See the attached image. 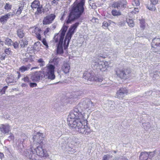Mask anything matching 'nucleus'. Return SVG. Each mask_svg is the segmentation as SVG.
I'll list each match as a JSON object with an SVG mask.
<instances>
[{
    "instance_id": "nucleus-27",
    "label": "nucleus",
    "mask_w": 160,
    "mask_h": 160,
    "mask_svg": "<svg viewBox=\"0 0 160 160\" xmlns=\"http://www.w3.org/2000/svg\"><path fill=\"white\" fill-rule=\"evenodd\" d=\"M13 77L12 75H10L6 78V82L8 83H10L13 82Z\"/></svg>"
},
{
    "instance_id": "nucleus-28",
    "label": "nucleus",
    "mask_w": 160,
    "mask_h": 160,
    "mask_svg": "<svg viewBox=\"0 0 160 160\" xmlns=\"http://www.w3.org/2000/svg\"><path fill=\"white\" fill-rule=\"evenodd\" d=\"M112 15L113 16H118L121 15V12L119 11L112 10L111 12Z\"/></svg>"
},
{
    "instance_id": "nucleus-52",
    "label": "nucleus",
    "mask_w": 160,
    "mask_h": 160,
    "mask_svg": "<svg viewBox=\"0 0 160 160\" xmlns=\"http://www.w3.org/2000/svg\"><path fill=\"white\" fill-rule=\"evenodd\" d=\"M28 61L29 62H32L33 61V60L32 59H27V58L25 59V62H28Z\"/></svg>"
},
{
    "instance_id": "nucleus-9",
    "label": "nucleus",
    "mask_w": 160,
    "mask_h": 160,
    "mask_svg": "<svg viewBox=\"0 0 160 160\" xmlns=\"http://www.w3.org/2000/svg\"><path fill=\"white\" fill-rule=\"evenodd\" d=\"M83 78L88 81L101 82L103 80L102 78H98L94 75V73L85 71L83 74Z\"/></svg>"
},
{
    "instance_id": "nucleus-17",
    "label": "nucleus",
    "mask_w": 160,
    "mask_h": 160,
    "mask_svg": "<svg viewBox=\"0 0 160 160\" xmlns=\"http://www.w3.org/2000/svg\"><path fill=\"white\" fill-rule=\"evenodd\" d=\"M0 130L4 134L8 133L10 131V127L9 125L2 124L0 128Z\"/></svg>"
},
{
    "instance_id": "nucleus-6",
    "label": "nucleus",
    "mask_w": 160,
    "mask_h": 160,
    "mask_svg": "<svg viewBox=\"0 0 160 160\" xmlns=\"http://www.w3.org/2000/svg\"><path fill=\"white\" fill-rule=\"evenodd\" d=\"M55 67L54 65L51 64L47 65L43 71L44 78L51 80L54 79L55 78Z\"/></svg>"
},
{
    "instance_id": "nucleus-14",
    "label": "nucleus",
    "mask_w": 160,
    "mask_h": 160,
    "mask_svg": "<svg viewBox=\"0 0 160 160\" xmlns=\"http://www.w3.org/2000/svg\"><path fill=\"white\" fill-rule=\"evenodd\" d=\"M128 93L127 89L125 88H122L117 92L116 97L118 98H123L124 97L125 94L127 95Z\"/></svg>"
},
{
    "instance_id": "nucleus-20",
    "label": "nucleus",
    "mask_w": 160,
    "mask_h": 160,
    "mask_svg": "<svg viewBox=\"0 0 160 160\" xmlns=\"http://www.w3.org/2000/svg\"><path fill=\"white\" fill-rule=\"evenodd\" d=\"M149 157V154L146 152H141L140 156L141 160H147Z\"/></svg>"
},
{
    "instance_id": "nucleus-8",
    "label": "nucleus",
    "mask_w": 160,
    "mask_h": 160,
    "mask_svg": "<svg viewBox=\"0 0 160 160\" xmlns=\"http://www.w3.org/2000/svg\"><path fill=\"white\" fill-rule=\"evenodd\" d=\"M31 7L33 11L36 10L35 12L36 15L41 14L43 12L42 6L38 0H34L31 3Z\"/></svg>"
},
{
    "instance_id": "nucleus-56",
    "label": "nucleus",
    "mask_w": 160,
    "mask_h": 160,
    "mask_svg": "<svg viewBox=\"0 0 160 160\" xmlns=\"http://www.w3.org/2000/svg\"><path fill=\"white\" fill-rule=\"evenodd\" d=\"M38 68V67H33L31 68V70H33L34 69H37Z\"/></svg>"
},
{
    "instance_id": "nucleus-2",
    "label": "nucleus",
    "mask_w": 160,
    "mask_h": 160,
    "mask_svg": "<svg viewBox=\"0 0 160 160\" xmlns=\"http://www.w3.org/2000/svg\"><path fill=\"white\" fill-rule=\"evenodd\" d=\"M30 149V153L25 152L24 155L30 160H38V157L45 159L48 156L47 151L42 148V145H39L35 148L31 146Z\"/></svg>"
},
{
    "instance_id": "nucleus-7",
    "label": "nucleus",
    "mask_w": 160,
    "mask_h": 160,
    "mask_svg": "<svg viewBox=\"0 0 160 160\" xmlns=\"http://www.w3.org/2000/svg\"><path fill=\"white\" fill-rule=\"evenodd\" d=\"M131 73V71L127 68H118L116 70V74L117 76L121 79L124 80L129 77Z\"/></svg>"
},
{
    "instance_id": "nucleus-40",
    "label": "nucleus",
    "mask_w": 160,
    "mask_h": 160,
    "mask_svg": "<svg viewBox=\"0 0 160 160\" xmlns=\"http://www.w3.org/2000/svg\"><path fill=\"white\" fill-rule=\"evenodd\" d=\"M42 42L43 44L47 48H48V44L45 38H43L42 41Z\"/></svg>"
},
{
    "instance_id": "nucleus-41",
    "label": "nucleus",
    "mask_w": 160,
    "mask_h": 160,
    "mask_svg": "<svg viewBox=\"0 0 160 160\" xmlns=\"http://www.w3.org/2000/svg\"><path fill=\"white\" fill-rule=\"evenodd\" d=\"M59 1V0H53L51 2V4L53 6L57 5Z\"/></svg>"
},
{
    "instance_id": "nucleus-21",
    "label": "nucleus",
    "mask_w": 160,
    "mask_h": 160,
    "mask_svg": "<svg viewBox=\"0 0 160 160\" xmlns=\"http://www.w3.org/2000/svg\"><path fill=\"white\" fill-rule=\"evenodd\" d=\"M21 48H24L26 47L28 44V42L26 39L24 38L20 40L19 42Z\"/></svg>"
},
{
    "instance_id": "nucleus-37",
    "label": "nucleus",
    "mask_w": 160,
    "mask_h": 160,
    "mask_svg": "<svg viewBox=\"0 0 160 160\" xmlns=\"http://www.w3.org/2000/svg\"><path fill=\"white\" fill-rule=\"evenodd\" d=\"M41 30L38 27H36L34 28L32 32H34L36 35L37 33H40Z\"/></svg>"
},
{
    "instance_id": "nucleus-3",
    "label": "nucleus",
    "mask_w": 160,
    "mask_h": 160,
    "mask_svg": "<svg viewBox=\"0 0 160 160\" xmlns=\"http://www.w3.org/2000/svg\"><path fill=\"white\" fill-rule=\"evenodd\" d=\"M68 27L63 25L59 32L55 35L54 39L56 42H58L57 52L58 54L63 53V42L65 34L67 30Z\"/></svg>"
},
{
    "instance_id": "nucleus-30",
    "label": "nucleus",
    "mask_w": 160,
    "mask_h": 160,
    "mask_svg": "<svg viewBox=\"0 0 160 160\" xmlns=\"http://www.w3.org/2000/svg\"><path fill=\"white\" fill-rule=\"evenodd\" d=\"M140 27L142 30H144L145 28V21L144 20H140Z\"/></svg>"
},
{
    "instance_id": "nucleus-31",
    "label": "nucleus",
    "mask_w": 160,
    "mask_h": 160,
    "mask_svg": "<svg viewBox=\"0 0 160 160\" xmlns=\"http://www.w3.org/2000/svg\"><path fill=\"white\" fill-rule=\"evenodd\" d=\"M154 5L151 3L149 5H147V8L149 10L154 11L156 10V8Z\"/></svg>"
},
{
    "instance_id": "nucleus-18",
    "label": "nucleus",
    "mask_w": 160,
    "mask_h": 160,
    "mask_svg": "<svg viewBox=\"0 0 160 160\" xmlns=\"http://www.w3.org/2000/svg\"><path fill=\"white\" fill-rule=\"evenodd\" d=\"M42 137H41L39 134H37L36 135H34L33 137L34 141L36 142L40 145H42V142L41 141Z\"/></svg>"
},
{
    "instance_id": "nucleus-24",
    "label": "nucleus",
    "mask_w": 160,
    "mask_h": 160,
    "mask_svg": "<svg viewBox=\"0 0 160 160\" xmlns=\"http://www.w3.org/2000/svg\"><path fill=\"white\" fill-rule=\"evenodd\" d=\"M17 33L18 36L21 38H23L25 35V33L22 28L18 29L17 31Z\"/></svg>"
},
{
    "instance_id": "nucleus-34",
    "label": "nucleus",
    "mask_w": 160,
    "mask_h": 160,
    "mask_svg": "<svg viewBox=\"0 0 160 160\" xmlns=\"http://www.w3.org/2000/svg\"><path fill=\"white\" fill-rule=\"evenodd\" d=\"M23 7L21 6L20 7H19L18 8V9L16 13V15L17 16H18L21 13L22 10H23Z\"/></svg>"
},
{
    "instance_id": "nucleus-54",
    "label": "nucleus",
    "mask_w": 160,
    "mask_h": 160,
    "mask_svg": "<svg viewBox=\"0 0 160 160\" xmlns=\"http://www.w3.org/2000/svg\"><path fill=\"white\" fill-rule=\"evenodd\" d=\"M17 73L18 74V78H19L21 76V74H20V72H17Z\"/></svg>"
},
{
    "instance_id": "nucleus-32",
    "label": "nucleus",
    "mask_w": 160,
    "mask_h": 160,
    "mask_svg": "<svg viewBox=\"0 0 160 160\" xmlns=\"http://www.w3.org/2000/svg\"><path fill=\"white\" fill-rule=\"evenodd\" d=\"M12 8V5L8 3H6L4 6V8L7 11H10Z\"/></svg>"
},
{
    "instance_id": "nucleus-22",
    "label": "nucleus",
    "mask_w": 160,
    "mask_h": 160,
    "mask_svg": "<svg viewBox=\"0 0 160 160\" xmlns=\"http://www.w3.org/2000/svg\"><path fill=\"white\" fill-rule=\"evenodd\" d=\"M41 44L39 42H37L33 45V49L37 51H39L41 48Z\"/></svg>"
},
{
    "instance_id": "nucleus-29",
    "label": "nucleus",
    "mask_w": 160,
    "mask_h": 160,
    "mask_svg": "<svg viewBox=\"0 0 160 160\" xmlns=\"http://www.w3.org/2000/svg\"><path fill=\"white\" fill-rule=\"evenodd\" d=\"M127 22L129 27H133L134 25L133 20L132 19H127Z\"/></svg>"
},
{
    "instance_id": "nucleus-39",
    "label": "nucleus",
    "mask_w": 160,
    "mask_h": 160,
    "mask_svg": "<svg viewBox=\"0 0 160 160\" xmlns=\"http://www.w3.org/2000/svg\"><path fill=\"white\" fill-rule=\"evenodd\" d=\"M109 155H104L103 156L102 160H107L108 159V156H109ZM122 160H128V159L126 158H122Z\"/></svg>"
},
{
    "instance_id": "nucleus-47",
    "label": "nucleus",
    "mask_w": 160,
    "mask_h": 160,
    "mask_svg": "<svg viewBox=\"0 0 160 160\" xmlns=\"http://www.w3.org/2000/svg\"><path fill=\"white\" fill-rule=\"evenodd\" d=\"M158 0H150L151 3L153 5H156L157 4L158 2Z\"/></svg>"
},
{
    "instance_id": "nucleus-33",
    "label": "nucleus",
    "mask_w": 160,
    "mask_h": 160,
    "mask_svg": "<svg viewBox=\"0 0 160 160\" xmlns=\"http://www.w3.org/2000/svg\"><path fill=\"white\" fill-rule=\"evenodd\" d=\"M6 57V54L2 51H0V60L3 61L5 60Z\"/></svg>"
},
{
    "instance_id": "nucleus-53",
    "label": "nucleus",
    "mask_w": 160,
    "mask_h": 160,
    "mask_svg": "<svg viewBox=\"0 0 160 160\" xmlns=\"http://www.w3.org/2000/svg\"><path fill=\"white\" fill-rule=\"evenodd\" d=\"M4 155L3 153L0 152V158L2 159L4 157Z\"/></svg>"
},
{
    "instance_id": "nucleus-35",
    "label": "nucleus",
    "mask_w": 160,
    "mask_h": 160,
    "mask_svg": "<svg viewBox=\"0 0 160 160\" xmlns=\"http://www.w3.org/2000/svg\"><path fill=\"white\" fill-rule=\"evenodd\" d=\"M37 62L39 63V66L41 67H43L45 65V62L42 58L39 59L37 61Z\"/></svg>"
},
{
    "instance_id": "nucleus-19",
    "label": "nucleus",
    "mask_w": 160,
    "mask_h": 160,
    "mask_svg": "<svg viewBox=\"0 0 160 160\" xmlns=\"http://www.w3.org/2000/svg\"><path fill=\"white\" fill-rule=\"evenodd\" d=\"M125 5L120 2H114L112 5V7L114 8H119L120 7H124Z\"/></svg>"
},
{
    "instance_id": "nucleus-43",
    "label": "nucleus",
    "mask_w": 160,
    "mask_h": 160,
    "mask_svg": "<svg viewBox=\"0 0 160 160\" xmlns=\"http://www.w3.org/2000/svg\"><path fill=\"white\" fill-rule=\"evenodd\" d=\"M108 23L106 21H104L102 23V26L105 29H106L108 28Z\"/></svg>"
},
{
    "instance_id": "nucleus-26",
    "label": "nucleus",
    "mask_w": 160,
    "mask_h": 160,
    "mask_svg": "<svg viewBox=\"0 0 160 160\" xmlns=\"http://www.w3.org/2000/svg\"><path fill=\"white\" fill-rule=\"evenodd\" d=\"M5 43L6 45L9 46L12 45L13 42L11 39L7 38L5 40Z\"/></svg>"
},
{
    "instance_id": "nucleus-16",
    "label": "nucleus",
    "mask_w": 160,
    "mask_h": 160,
    "mask_svg": "<svg viewBox=\"0 0 160 160\" xmlns=\"http://www.w3.org/2000/svg\"><path fill=\"white\" fill-rule=\"evenodd\" d=\"M11 14L9 13L6 14L0 17V22L4 24L7 22L8 20L10 18Z\"/></svg>"
},
{
    "instance_id": "nucleus-38",
    "label": "nucleus",
    "mask_w": 160,
    "mask_h": 160,
    "mask_svg": "<svg viewBox=\"0 0 160 160\" xmlns=\"http://www.w3.org/2000/svg\"><path fill=\"white\" fill-rule=\"evenodd\" d=\"M8 88V86H6L4 87L1 89H0V93L1 95L4 94L5 92V91Z\"/></svg>"
},
{
    "instance_id": "nucleus-10",
    "label": "nucleus",
    "mask_w": 160,
    "mask_h": 160,
    "mask_svg": "<svg viewBox=\"0 0 160 160\" xmlns=\"http://www.w3.org/2000/svg\"><path fill=\"white\" fill-rule=\"evenodd\" d=\"M152 49L153 52H160V39L154 38L152 43Z\"/></svg>"
},
{
    "instance_id": "nucleus-5",
    "label": "nucleus",
    "mask_w": 160,
    "mask_h": 160,
    "mask_svg": "<svg viewBox=\"0 0 160 160\" xmlns=\"http://www.w3.org/2000/svg\"><path fill=\"white\" fill-rule=\"evenodd\" d=\"M85 0H80L79 2H75L71 6V10L79 17L84 11Z\"/></svg>"
},
{
    "instance_id": "nucleus-44",
    "label": "nucleus",
    "mask_w": 160,
    "mask_h": 160,
    "mask_svg": "<svg viewBox=\"0 0 160 160\" xmlns=\"http://www.w3.org/2000/svg\"><path fill=\"white\" fill-rule=\"evenodd\" d=\"M12 45H13L14 48L15 49L18 48L19 47V44L17 42H13Z\"/></svg>"
},
{
    "instance_id": "nucleus-46",
    "label": "nucleus",
    "mask_w": 160,
    "mask_h": 160,
    "mask_svg": "<svg viewBox=\"0 0 160 160\" xmlns=\"http://www.w3.org/2000/svg\"><path fill=\"white\" fill-rule=\"evenodd\" d=\"M29 85L30 87L33 88L36 87L37 84L35 82H31L29 84Z\"/></svg>"
},
{
    "instance_id": "nucleus-23",
    "label": "nucleus",
    "mask_w": 160,
    "mask_h": 160,
    "mask_svg": "<svg viewBox=\"0 0 160 160\" xmlns=\"http://www.w3.org/2000/svg\"><path fill=\"white\" fill-rule=\"evenodd\" d=\"M30 64H29L27 66H22L19 69V71L21 72H24L28 70L30 68Z\"/></svg>"
},
{
    "instance_id": "nucleus-1",
    "label": "nucleus",
    "mask_w": 160,
    "mask_h": 160,
    "mask_svg": "<svg viewBox=\"0 0 160 160\" xmlns=\"http://www.w3.org/2000/svg\"><path fill=\"white\" fill-rule=\"evenodd\" d=\"M68 125L81 133L88 135L91 132L90 127L87 125L88 121L81 112H71L68 118Z\"/></svg>"
},
{
    "instance_id": "nucleus-50",
    "label": "nucleus",
    "mask_w": 160,
    "mask_h": 160,
    "mask_svg": "<svg viewBox=\"0 0 160 160\" xmlns=\"http://www.w3.org/2000/svg\"><path fill=\"white\" fill-rule=\"evenodd\" d=\"M36 37L38 38V39L39 40H41V36L40 33H37V34H36Z\"/></svg>"
},
{
    "instance_id": "nucleus-25",
    "label": "nucleus",
    "mask_w": 160,
    "mask_h": 160,
    "mask_svg": "<svg viewBox=\"0 0 160 160\" xmlns=\"http://www.w3.org/2000/svg\"><path fill=\"white\" fill-rule=\"evenodd\" d=\"M4 52L6 55H11L13 52L10 48H5L4 50Z\"/></svg>"
},
{
    "instance_id": "nucleus-49",
    "label": "nucleus",
    "mask_w": 160,
    "mask_h": 160,
    "mask_svg": "<svg viewBox=\"0 0 160 160\" xmlns=\"http://www.w3.org/2000/svg\"><path fill=\"white\" fill-rule=\"evenodd\" d=\"M50 30V28H47L44 32V34L45 35L47 34L49 32Z\"/></svg>"
},
{
    "instance_id": "nucleus-15",
    "label": "nucleus",
    "mask_w": 160,
    "mask_h": 160,
    "mask_svg": "<svg viewBox=\"0 0 160 160\" xmlns=\"http://www.w3.org/2000/svg\"><path fill=\"white\" fill-rule=\"evenodd\" d=\"M70 69V66L69 63L68 62H64L61 66V71L66 74L69 72Z\"/></svg>"
},
{
    "instance_id": "nucleus-36",
    "label": "nucleus",
    "mask_w": 160,
    "mask_h": 160,
    "mask_svg": "<svg viewBox=\"0 0 160 160\" xmlns=\"http://www.w3.org/2000/svg\"><path fill=\"white\" fill-rule=\"evenodd\" d=\"M132 5L134 6H137L140 4L139 0H133L132 2Z\"/></svg>"
},
{
    "instance_id": "nucleus-57",
    "label": "nucleus",
    "mask_w": 160,
    "mask_h": 160,
    "mask_svg": "<svg viewBox=\"0 0 160 160\" xmlns=\"http://www.w3.org/2000/svg\"><path fill=\"white\" fill-rule=\"evenodd\" d=\"M100 57H102V58H105V57H103V56H100Z\"/></svg>"
},
{
    "instance_id": "nucleus-11",
    "label": "nucleus",
    "mask_w": 160,
    "mask_h": 160,
    "mask_svg": "<svg viewBox=\"0 0 160 160\" xmlns=\"http://www.w3.org/2000/svg\"><path fill=\"white\" fill-rule=\"evenodd\" d=\"M56 16L54 13L48 14L44 17L42 21L43 25H48L52 23L55 19Z\"/></svg>"
},
{
    "instance_id": "nucleus-12",
    "label": "nucleus",
    "mask_w": 160,
    "mask_h": 160,
    "mask_svg": "<svg viewBox=\"0 0 160 160\" xmlns=\"http://www.w3.org/2000/svg\"><path fill=\"white\" fill-rule=\"evenodd\" d=\"M78 18L74 12L70 10V12L65 22L67 24L71 23L76 18Z\"/></svg>"
},
{
    "instance_id": "nucleus-4",
    "label": "nucleus",
    "mask_w": 160,
    "mask_h": 160,
    "mask_svg": "<svg viewBox=\"0 0 160 160\" xmlns=\"http://www.w3.org/2000/svg\"><path fill=\"white\" fill-rule=\"evenodd\" d=\"M79 25V22H76L74 24H72L69 28L64 41L63 47L64 49L68 48L70 40L72 35L75 32Z\"/></svg>"
},
{
    "instance_id": "nucleus-45",
    "label": "nucleus",
    "mask_w": 160,
    "mask_h": 160,
    "mask_svg": "<svg viewBox=\"0 0 160 160\" xmlns=\"http://www.w3.org/2000/svg\"><path fill=\"white\" fill-rule=\"evenodd\" d=\"M22 80H23L24 82H30L29 78L27 76L24 77L23 79H22Z\"/></svg>"
},
{
    "instance_id": "nucleus-55",
    "label": "nucleus",
    "mask_w": 160,
    "mask_h": 160,
    "mask_svg": "<svg viewBox=\"0 0 160 160\" xmlns=\"http://www.w3.org/2000/svg\"><path fill=\"white\" fill-rule=\"evenodd\" d=\"M27 86L28 85L27 84H26L25 83H22L21 85V86L22 87H25Z\"/></svg>"
},
{
    "instance_id": "nucleus-13",
    "label": "nucleus",
    "mask_w": 160,
    "mask_h": 160,
    "mask_svg": "<svg viewBox=\"0 0 160 160\" xmlns=\"http://www.w3.org/2000/svg\"><path fill=\"white\" fill-rule=\"evenodd\" d=\"M96 65H97V69H98L102 72L105 71L107 70V68L108 67L109 65L107 62H101L100 63H96Z\"/></svg>"
},
{
    "instance_id": "nucleus-48",
    "label": "nucleus",
    "mask_w": 160,
    "mask_h": 160,
    "mask_svg": "<svg viewBox=\"0 0 160 160\" xmlns=\"http://www.w3.org/2000/svg\"><path fill=\"white\" fill-rule=\"evenodd\" d=\"M4 46V42L0 39V49H1Z\"/></svg>"
},
{
    "instance_id": "nucleus-51",
    "label": "nucleus",
    "mask_w": 160,
    "mask_h": 160,
    "mask_svg": "<svg viewBox=\"0 0 160 160\" xmlns=\"http://www.w3.org/2000/svg\"><path fill=\"white\" fill-rule=\"evenodd\" d=\"M8 138L9 139H10V141L14 140V136L12 134H11L8 137Z\"/></svg>"
},
{
    "instance_id": "nucleus-42",
    "label": "nucleus",
    "mask_w": 160,
    "mask_h": 160,
    "mask_svg": "<svg viewBox=\"0 0 160 160\" xmlns=\"http://www.w3.org/2000/svg\"><path fill=\"white\" fill-rule=\"evenodd\" d=\"M139 12V9L137 8H135L131 12L132 14H135L138 13Z\"/></svg>"
}]
</instances>
